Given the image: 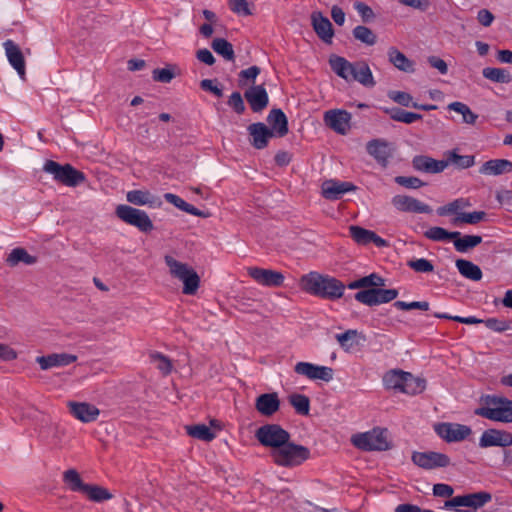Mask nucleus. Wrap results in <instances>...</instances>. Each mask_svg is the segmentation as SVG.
<instances>
[{
    "label": "nucleus",
    "instance_id": "f257e3e1",
    "mask_svg": "<svg viewBox=\"0 0 512 512\" xmlns=\"http://www.w3.org/2000/svg\"><path fill=\"white\" fill-rule=\"evenodd\" d=\"M300 287L306 293L326 300H337L344 295L346 286L338 279L318 272L300 278Z\"/></svg>",
    "mask_w": 512,
    "mask_h": 512
},
{
    "label": "nucleus",
    "instance_id": "f03ea898",
    "mask_svg": "<svg viewBox=\"0 0 512 512\" xmlns=\"http://www.w3.org/2000/svg\"><path fill=\"white\" fill-rule=\"evenodd\" d=\"M169 275L182 284V293L193 296L200 288V275L194 267L177 258H165Z\"/></svg>",
    "mask_w": 512,
    "mask_h": 512
},
{
    "label": "nucleus",
    "instance_id": "7ed1b4c3",
    "mask_svg": "<svg viewBox=\"0 0 512 512\" xmlns=\"http://www.w3.org/2000/svg\"><path fill=\"white\" fill-rule=\"evenodd\" d=\"M482 406L475 410V414L491 421L512 423V400L487 395L482 398Z\"/></svg>",
    "mask_w": 512,
    "mask_h": 512
},
{
    "label": "nucleus",
    "instance_id": "20e7f679",
    "mask_svg": "<svg viewBox=\"0 0 512 512\" xmlns=\"http://www.w3.org/2000/svg\"><path fill=\"white\" fill-rule=\"evenodd\" d=\"M274 462L283 467H293L302 464L310 457L308 448L302 445L290 443L283 444L278 449L271 451Z\"/></svg>",
    "mask_w": 512,
    "mask_h": 512
},
{
    "label": "nucleus",
    "instance_id": "39448f33",
    "mask_svg": "<svg viewBox=\"0 0 512 512\" xmlns=\"http://www.w3.org/2000/svg\"><path fill=\"white\" fill-rule=\"evenodd\" d=\"M351 443L363 451H386L390 448L387 430L379 427L352 435Z\"/></svg>",
    "mask_w": 512,
    "mask_h": 512
},
{
    "label": "nucleus",
    "instance_id": "423d86ee",
    "mask_svg": "<svg viewBox=\"0 0 512 512\" xmlns=\"http://www.w3.org/2000/svg\"><path fill=\"white\" fill-rule=\"evenodd\" d=\"M43 170L53 175L56 181L69 187H76L86 180L84 173L75 169L72 165H61L53 160H47Z\"/></svg>",
    "mask_w": 512,
    "mask_h": 512
},
{
    "label": "nucleus",
    "instance_id": "0eeeda50",
    "mask_svg": "<svg viewBox=\"0 0 512 512\" xmlns=\"http://www.w3.org/2000/svg\"><path fill=\"white\" fill-rule=\"evenodd\" d=\"M255 437L265 447L278 449L290 440V434L277 424H266L256 430Z\"/></svg>",
    "mask_w": 512,
    "mask_h": 512
},
{
    "label": "nucleus",
    "instance_id": "6e6552de",
    "mask_svg": "<svg viewBox=\"0 0 512 512\" xmlns=\"http://www.w3.org/2000/svg\"><path fill=\"white\" fill-rule=\"evenodd\" d=\"M115 213L123 222L137 227L141 232L147 233L154 228L148 214L143 210L133 208L129 205H119Z\"/></svg>",
    "mask_w": 512,
    "mask_h": 512
},
{
    "label": "nucleus",
    "instance_id": "1a4fd4ad",
    "mask_svg": "<svg viewBox=\"0 0 512 512\" xmlns=\"http://www.w3.org/2000/svg\"><path fill=\"white\" fill-rule=\"evenodd\" d=\"M491 499L492 496L490 493L481 491L477 493L456 496L450 500H447L444 504V508L448 510L454 509L455 512H465L461 509V507L478 509L491 501Z\"/></svg>",
    "mask_w": 512,
    "mask_h": 512
},
{
    "label": "nucleus",
    "instance_id": "9d476101",
    "mask_svg": "<svg viewBox=\"0 0 512 512\" xmlns=\"http://www.w3.org/2000/svg\"><path fill=\"white\" fill-rule=\"evenodd\" d=\"M294 371L310 380H322L324 382H330L334 376V371L331 367L320 366L310 362H298L294 366Z\"/></svg>",
    "mask_w": 512,
    "mask_h": 512
},
{
    "label": "nucleus",
    "instance_id": "9b49d317",
    "mask_svg": "<svg viewBox=\"0 0 512 512\" xmlns=\"http://www.w3.org/2000/svg\"><path fill=\"white\" fill-rule=\"evenodd\" d=\"M412 461L415 465L424 469H435L450 465V458L446 454L434 451L414 452Z\"/></svg>",
    "mask_w": 512,
    "mask_h": 512
},
{
    "label": "nucleus",
    "instance_id": "f8f14e48",
    "mask_svg": "<svg viewBox=\"0 0 512 512\" xmlns=\"http://www.w3.org/2000/svg\"><path fill=\"white\" fill-rule=\"evenodd\" d=\"M435 431L447 442L462 441L472 433L469 426L459 423H440L435 425Z\"/></svg>",
    "mask_w": 512,
    "mask_h": 512
},
{
    "label": "nucleus",
    "instance_id": "ddd939ff",
    "mask_svg": "<svg viewBox=\"0 0 512 512\" xmlns=\"http://www.w3.org/2000/svg\"><path fill=\"white\" fill-rule=\"evenodd\" d=\"M248 275L258 284L268 287H279L284 282V275L281 272L259 267H249Z\"/></svg>",
    "mask_w": 512,
    "mask_h": 512
},
{
    "label": "nucleus",
    "instance_id": "4468645a",
    "mask_svg": "<svg viewBox=\"0 0 512 512\" xmlns=\"http://www.w3.org/2000/svg\"><path fill=\"white\" fill-rule=\"evenodd\" d=\"M351 114L345 110H329L324 114L325 124L335 132L345 135L350 128Z\"/></svg>",
    "mask_w": 512,
    "mask_h": 512
},
{
    "label": "nucleus",
    "instance_id": "2eb2a0df",
    "mask_svg": "<svg viewBox=\"0 0 512 512\" xmlns=\"http://www.w3.org/2000/svg\"><path fill=\"white\" fill-rule=\"evenodd\" d=\"M354 190H356V186L353 183L334 179L326 180L321 185L322 196L332 201L338 200L345 193Z\"/></svg>",
    "mask_w": 512,
    "mask_h": 512
},
{
    "label": "nucleus",
    "instance_id": "dca6fc26",
    "mask_svg": "<svg viewBox=\"0 0 512 512\" xmlns=\"http://www.w3.org/2000/svg\"><path fill=\"white\" fill-rule=\"evenodd\" d=\"M482 448L498 446L508 447L512 445V433L504 430L488 429L485 430L479 440Z\"/></svg>",
    "mask_w": 512,
    "mask_h": 512
},
{
    "label": "nucleus",
    "instance_id": "f3484780",
    "mask_svg": "<svg viewBox=\"0 0 512 512\" xmlns=\"http://www.w3.org/2000/svg\"><path fill=\"white\" fill-rule=\"evenodd\" d=\"M392 205L401 212L431 213L432 209L427 204L407 195H396L391 200Z\"/></svg>",
    "mask_w": 512,
    "mask_h": 512
},
{
    "label": "nucleus",
    "instance_id": "a211bd4d",
    "mask_svg": "<svg viewBox=\"0 0 512 512\" xmlns=\"http://www.w3.org/2000/svg\"><path fill=\"white\" fill-rule=\"evenodd\" d=\"M244 98L253 112L263 111L269 103L268 93L263 85H252L245 93Z\"/></svg>",
    "mask_w": 512,
    "mask_h": 512
},
{
    "label": "nucleus",
    "instance_id": "6ab92c4d",
    "mask_svg": "<svg viewBox=\"0 0 512 512\" xmlns=\"http://www.w3.org/2000/svg\"><path fill=\"white\" fill-rule=\"evenodd\" d=\"M311 24L317 36L325 43L331 44L334 30L330 20L320 11L311 14Z\"/></svg>",
    "mask_w": 512,
    "mask_h": 512
},
{
    "label": "nucleus",
    "instance_id": "aec40b11",
    "mask_svg": "<svg viewBox=\"0 0 512 512\" xmlns=\"http://www.w3.org/2000/svg\"><path fill=\"white\" fill-rule=\"evenodd\" d=\"M3 47L9 64L16 70L21 79H25V59L19 46L12 40H6Z\"/></svg>",
    "mask_w": 512,
    "mask_h": 512
},
{
    "label": "nucleus",
    "instance_id": "412c9836",
    "mask_svg": "<svg viewBox=\"0 0 512 512\" xmlns=\"http://www.w3.org/2000/svg\"><path fill=\"white\" fill-rule=\"evenodd\" d=\"M369 155H371L380 165L386 167L389 158L392 157V148L389 142L384 139H373L366 145Z\"/></svg>",
    "mask_w": 512,
    "mask_h": 512
},
{
    "label": "nucleus",
    "instance_id": "4be33fe9",
    "mask_svg": "<svg viewBox=\"0 0 512 512\" xmlns=\"http://www.w3.org/2000/svg\"><path fill=\"white\" fill-rule=\"evenodd\" d=\"M68 407L70 413L84 423L95 421L100 414L95 405L86 402H69Z\"/></svg>",
    "mask_w": 512,
    "mask_h": 512
},
{
    "label": "nucleus",
    "instance_id": "5701e85b",
    "mask_svg": "<svg viewBox=\"0 0 512 512\" xmlns=\"http://www.w3.org/2000/svg\"><path fill=\"white\" fill-rule=\"evenodd\" d=\"M77 356L68 353H53L36 358L42 370H48L54 367H64L76 362Z\"/></svg>",
    "mask_w": 512,
    "mask_h": 512
},
{
    "label": "nucleus",
    "instance_id": "b1692460",
    "mask_svg": "<svg viewBox=\"0 0 512 512\" xmlns=\"http://www.w3.org/2000/svg\"><path fill=\"white\" fill-rule=\"evenodd\" d=\"M412 166L417 171L436 174L444 171L448 166V162H444V160H436L425 155H417L412 160Z\"/></svg>",
    "mask_w": 512,
    "mask_h": 512
},
{
    "label": "nucleus",
    "instance_id": "393cba45",
    "mask_svg": "<svg viewBox=\"0 0 512 512\" xmlns=\"http://www.w3.org/2000/svg\"><path fill=\"white\" fill-rule=\"evenodd\" d=\"M248 132L251 136V144L256 149L265 148L269 139L273 137V131L261 122L249 125Z\"/></svg>",
    "mask_w": 512,
    "mask_h": 512
},
{
    "label": "nucleus",
    "instance_id": "a878e982",
    "mask_svg": "<svg viewBox=\"0 0 512 512\" xmlns=\"http://www.w3.org/2000/svg\"><path fill=\"white\" fill-rule=\"evenodd\" d=\"M256 410L263 416H272L280 408V400L277 393H265L256 398Z\"/></svg>",
    "mask_w": 512,
    "mask_h": 512
},
{
    "label": "nucleus",
    "instance_id": "bb28decb",
    "mask_svg": "<svg viewBox=\"0 0 512 512\" xmlns=\"http://www.w3.org/2000/svg\"><path fill=\"white\" fill-rule=\"evenodd\" d=\"M512 172V162L506 159L486 161L479 169L482 175L498 176Z\"/></svg>",
    "mask_w": 512,
    "mask_h": 512
},
{
    "label": "nucleus",
    "instance_id": "cd10ccee",
    "mask_svg": "<svg viewBox=\"0 0 512 512\" xmlns=\"http://www.w3.org/2000/svg\"><path fill=\"white\" fill-rule=\"evenodd\" d=\"M273 136L284 137L288 133V120L281 109H272L267 117Z\"/></svg>",
    "mask_w": 512,
    "mask_h": 512
},
{
    "label": "nucleus",
    "instance_id": "c85d7f7f",
    "mask_svg": "<svg viewBox=\"0 0 512 512\" xmlns=\"http://www.w3.org/2000/svg\"><path fill=\"white\" fill-rule=\"evenodd\" d=\"M329 64L334 73L346 81H351L355 70V62H349L341 56L333 55L329 59Z\"/></svg>",
    "mask_w": 512,
    "mask_h": 512
},
{
    "label": "nucleus",
    "instance_id": "c756f323",
    "mask_svg": "<svg viewBox=\"0 0 512 512\" xmlns=\"http://www.w3.org/2000/svg\"><path fill=\"white\" fill-rule=\"evenodd\" d=\"M126 198L128 202L138 206L160 207L162 204L158 197L146 190H131L127 193Z\"/></svg>",
    "mask_w": 512,
    "mask_h": 512
},
{
    "label": "nucleus",
    "instance_id": "7c9ffc66",
    "mask_svg": "<svg viewBox=\"0 0 512 512\" xmlns=\"http://www.w3.org/2000/svg\"><path fill=\"white\" fill-rule=\"evenodd\" d=\"M389 62L398 70L413 73L415 71L414 62L408 59L396 47H390L387 52Z\"/></svg>",
    "mask_w": 512,
    "mask_h": 512
},
{
    "label": "nucleus",
    "instance_id": "2f4dec72",
    "mask_svg": "<svg viewBox=\"0 0 512 512\" xmlns=\"http://www.w3.org/2000/svg\"><path fill=\"white\" fill-rule=\"evenodd\" d=\"M351 81H356L365 87H374L376 84L372 71L366 61L355 62V70Z\"/></svg>",
    "mask_w": 512,
    "mask_h": 512
},
{
    "label": "nucleus",
    "instance_id": "473e14b6",
    "mask_svg": "<svg viewBox=\"0 0 512 512\" xmlns=\"http://www.w3.org/2000/svg\"><path fill=\"white\" fill-rule=\"evenodd\" d=\"M164 199L174 205L175 207H177L178 209L188 213V214H191V215H194V216H198V217H202V218H207L210 216V213L209 212H204V211H201L199 209H197L196 207H194L193 205L187 203L186 201H184L182 198H180L179 196L173 194V193H165L164 194Z\"/></svg>",
    "mask_w": 512,
    "mask_h": 512
},
{
    "label": "nucleus",
    "instance_id": "72a5a7b5",
    "mask_svg": "<svg viewBox=\"0 0 512 512\" xmlns=\"http://www.w3.org/2000/svg\"><path fill=\"white\" fill-rule=\"evenodd\" d=\"M62 480L66 487L72 492L82 493L87 485L83 482L80 473L74 468L65 470L62 474Z\"/></svg>",
    "mask_w": 512,
    "mask_h": 512
},
{
    "label": "nucleus",
    "instance_id": "f704fd0d",
    "mask_svg": "<svg viewBox=\"0 0 512 512\" xmlns=\"http://www.w3.org/2000/svg\"><path fill=\"white\" fill-rule=\"evenodd\" d=\"M385 286V280L376 273H371L368 276L361 277L355 281L350 282L347 287L349 289H361V288H378Z\"/></svg>",
    "mask_w": 512,
    "mask_h": 512
},
{
    "label": "nucleus",
    "instance_id": "c9c22d12",
    "mask_svg": "<svg viewBox=\"0 0 512 512\" xmlns=\"http://www.w3.org/2000/svg\"><path fill=\"white\" fill-rule=\"evenodd\" d=\"M456 267L458 268L460 274L469 280L479 281L482 278V271L479 266L468 260L458 258L456 261Z\"/></svg>",
    "mask_w": 512,
    "mask_h": 512
},
{
    "label": "nucleus",
    "instance_id": "e433bc0d",
    "mask_svg": "<svg viewBox=\"0 0 512 512\" xmlns=\"http://www.w3.org/2000/svg\"><path fill=\"white\" fill-rule=\"evenodd\" d=\"M211 48L219 56L223 57L226 61H234L235 53L233 45L224 38H214L211 42Z\"/></svg>",
    "mask_w": 512,
    "mask_h": 512
},
{
    "label": "nucleus",
    "instance_id": "4c0bfd02",
    "mask_svg": "<svg viewBox=\"0 0 512 512\" xmlns=\"http://www.w3.org/2000/svg\"><path fill=\"white\" fill-rule=\"evenodd\" d=\"M384 111L394 121L403 122L405 124H411V123L421 120L423 118V116L421 114L405 111V110L397 108V107L387 108Z\"/></svg>",
    "mask_w": 512,
    "mask_h": 512
},
{
    "label": "nucleus",
    "instance_id": "58836bf2",
    "mask_svg": "<svg viewBox=\"0 0 512 512\" xmlns=\"http://www.w3.org/2000/svg\"><path fill=\"white\" fill-rule=\"evenodd\" d=\"M407 372L401 370H391L383 377L385 388L399 390L402 392Z\"/></svg>",
    "mask_w": 512,
    "mask_h": 512
},
{
    "label": "nucleus",
    "instance_id": "ea45409f",
    "mask_svg": "<svg viewBox=\"0 0 512 512\" xmlns=\"http://www.w3.org/2000/svg\"><path fill=\"white\" fill-rule=\"evenodd\" d=\"M482 242V237L478 235H465L453 238L455 249L459 253H468L470 249L476 247Z\"/></svg>",
    "mask_w": 512,
    "mask_h": 512
},
{
    "label": "nucleus",
    "instance_id": "a19ab883",
    "mask_svg": "<svg viewBox=\"0 0 512 512\" xmlns=\"http://www.w3.org/2000/svg\"><path fill=\"white\" fill-rule=\"evenodd\" d=\"M426 388V380L420 377H415L407 372L402 389L403 393L409 395H416L422 393Z\"/></svg>",
    "mask_w": 512,
    "mask_h": 512
},
{
    "label": "nucleus",
    "instance_id": "79ce46f5",
    "mask_svg": "<svg viewBox=\"0 0 512 512\" xmlns=\"http://www.w3.org/2000/svg\"><path fill=\"white\" fill-rule=\"evenodd\" d=\"M444 162H448V165H455L459 169H467L474 165L475 157L473 155H459L456 150H452L446 153Z\"/></svg>",
    "mask_w": 512,
    "mask_h": 512
},
{
    "label": "nucleus",
    "instance_id": "37998d69",
    "mask_svg": "<svg viewBox=\"0 0 512 512\" xmlns=\"http://www.w3.org/2000/svg\"><path fill=\"white\" fill-rule=\"evenodd\" d=\"M82 494L94 502H103L112 498V494L106 488L94 484H87Z\"/></svg>",
    "mask_w": 512,
    "mask_h": 512
},
{
    "label": "nucleus",
    "instance_id": "c03bdc74",
    "mask_svg": "<svg viewBox=\"0 0 512 512\" xmlns=\"http://www.w3.org/2000/svg\"><path fill=\"white\" fill-rule=\"evenodd\" d=\"M447 108L449 110L455 111L462 115V121L466 124L474 125L478 119V115L475 114L468 105L462 102H452Z\"/></svg>",
    "mask_w": 512,
    "mask_h": 512
},
{
    "label": "nucleus",
    "instance_id": "a18cd8bd",
    "mask_svg": "<svg viewBox=\"0 0 512 512\" xmlns=\"http://www.w3.org/2000/svg\"><path fill=\"white\" fill-rule=\"evenodd\" d=\"M482 74L486 79L495 83H509L512 80L509 71L503 68L486 67Z\"/></svg>",
    "mask_w": 512,
    "mask_h": 512
},
{
    "label": "nucleus",
    "instance_id": "49530a36",
    "mask_svg": "<svg viewBox=\"0 0 512 512\" xmlns=\"http://www.w3.org/2000/svg\"><path fill=\"white\" fill-rule=\"evenodd\" d=\"M186 431L189 436L207 442L215 438V434L205 424L186 426Z\"/></svg>",
    "mask_w": 512,
    "mask_h": 512
},
{
    "label": "nucleus",
    "instance_id": "de8ad7c7",
    "mask_svg": "<svg viewBox=\"0 0 512 512\" xmlns=\"http://www.w3.org/2000/svg\"><path fill=\"white\" fill-rule=\"evenodd\" d=\"M352 34L356 40L367 46H373L377 42L376 34L370 28L363 25L356 26Z\"/></svg>",
    "mask_w": 512,
    "mask_h": 512
},
{
    "label": "nucleus",
    "instance_id": "09e8293b",
    "mask_svg": "<svg viewBox=\"0 0 512 512\" xmlns=\"http://www.w3.org/2000/svg\"><path fill=\"white\" fill-rule=\"evenodd\" d=\"M425 236L434 241H453V238L460 236V232H449L442 227H432L425 232Z\"/></svg>",
    "mask_w": 512,
    "mask_h": 512
},
{
    "label": "nucleus",
    "instance_id": "8fccbe9b",
    "mask_svg": "<svg viewBox=\"0 0 512 512\" xmlns=\"http://www.w3.org/2000/svg\"><path fill=\"white\" fill-rule=\"evenodd\" d=\"M289 402L300 415H308L310 410V400L302 394H293L289 397Z\"/></svg>",
    "mask_w": 512,
    "mask_h": 512
},
{
    "label": "nucleus",
    "instance_id": "3c124183",
    "mask_svg": "<svg viewBox=\"0 0 512 512\" xmlns=\"http://www.w3.org/2000/svg\"><path fill=\"white\" fill-rule=\"evenodd\" d=\"M351 237L358 243L362 245H367L371 243V237L373 236V231L364 229L359 226H350L349 228Z\"/></svg>",
    "mask_w": 512,
    "mask_h": 512
},
{
    "label": "nucleus",
    "instance_id": "603ef678",
    "mask_svg": "<svg viewBox=\"0 0 512 512\" xmlns=\"http://www.w3.org/2000/svg\"><path fill=\"white\" fill-rule=\"evenodd\" d=\"M150 357H151L152 362L157 364V369L163 375H168L171 373L173 365H172L171 360L167 356H165L159 352H154L151 354Z\"/></svg>",
    "mask_w": 512,
    "mask_h": 512
},
{
    "label": "nucleus",
    "instance_id": "864d4df0",
    "mask_svg": "<svg viewBox=\"0 0 512 512\" xmlns=\"http://www.w3.org/2000/svg\"><path fill=\"white\" fill-rule=\"evenodd\" d=\"M486 217V213L484 211H474L470 213H460L455 219L454 224L458 223H467V224H477L483 221Z\"/></svg>",
    "mask_w": 512,
    "mask_h": 512
},
{
    "label": "nucleus",
    "instance_id": "5fc2aeb1",
    "mask_svg": "<svg viewBox=\"0 0 512 512\" xmlns=\"http://www.w3.org/2000/svg\"><path fill=\"white\" fill-rule=\"evenodd\" d=\"M356 337V330H347L342 334L336 335L339 345L346 351L351 350L357 344Z\"/></svg>",
    "mask_w": 512,
    "mask_h": 512
},
{
    "label": "nucleus",
    "instance_id": "6e6d98bb",
    "mask_svg": "<svg viewBox=\"0 0 512 512\" xmlns=\"http://www.w3.org/2000/svg\"><path fill=\"white\" fill-rule=\"evenodd\" d=\"M354 298L356 301L367 306L376 305V288L364 289L355 293Z\"/></svg>",
    "mask_w": 512,
    "mask_h": 512
},
{
    "label": "nucleus",
    "instance_id": "4d7b16f0",
    "mask_svg": "<svg viewBox=\"0 0 512 512\" xmlns=\"http://www.w3.org/2000/svg\"><path fill=\"white\" fill-rule=\"evenodd\" d=\"M388 97L395 103L404 107H412V104H415L412 96L407 92L392 90L388 92Z\"/></svg>",
    "mask_w": 512,
    "mask_h": 512
},
{
    "label": "nucleus",
    "instance_id": "13d9d810",
    "mask_svg": "<svg viewBox=\"0 0 512 512\" xmlns=\"http://www.w3.org/2000/svg\"><path fill=\"white\" fill-rule=\"evenodd\" d=\"M398 296V290L396 289H382L381 287L376 288V305L388 303L396 299Z\"/></svg>",
    "mask_w": 512,
    "mask_h": 512
},
{
    "label": "nucleus",
    "instance_id": "bf43d9fd",
    "mask_svg": "<svg viewBox=\"0 0 512 512\" xmlns=\"http://www.w3.org/2000/svg\"><path fill=\"white\" fill-rule=\"evenodd\" d=\"M261 70L258 66H251L247 69L240 71L239 84L244 86L249 82H254L256 77L260 74Z\"/></svg>",
    "mask_w": 512,
    "mask_h": 512
},
{
    "label": "nucleus",
    "instance_id": "052dcab7",
    "mask_svg": "<svg viewBox=\"0 0 512 512\" xmlns=\"http://www.w3.org/2000/svg\"><path fill=\"white\" fill-rule=\"evenodd\" d=\"M394 180L400 186H403L408 189H418L425 185V183L421 179L413 176H396Z\"/></svg>",
    "mask_w": 512,
    "mask_h": 512
},
{
    "label": "nucleus",
    "instance_id": "680f3d73",
    "mask_svg": "<svg viewBox=\"0 0 512 512\" xmlns=\"http://www.w3.org/2000/svg\"><path fill=\"white\" fill-rule=\"evenodd\" d=\"M394 307L400 310H412L419 309L423 311L429 310V303L427 301H413V302H405V301H396L394 302Z\"/></svg>",
    "mask_w": 512,
    "mask_h": 512
},
{
    "label": "nucleus",
    "instance_id": "e2e57ef3",
    "mask_svg": "<svg viewBox=\"0 0 512 512\" xmlns=\"http://www.w3.org/2000/svg\"><path fill=\"white\" fill-rule=\"evenodd\" d=\"M229 8L238 15L249 16L252 14L247 0H229Z\"/></svg>",
    "mask_w": 512,
    "mask_h": 512
},
{
    "label": "nucleus",
    "instance_id": "0e129e2a",
    "mask_svg": "<svg viewBox=\"0 0 512 512\" xmlns=\"http://www.w3.org/2000/svg\"><path fill=\"white\" fill-rule=\"evenodd\" d=\"M227 103L237 114H243L245 112L246 107L242 95L239 92H233Z\"/></svg>",
    "mask_w": 512,
    "mask_h": 512
},
{
    "label": "nucleus",
    "instance_id": "69168bd1",
    "mask_svg": "<svg viewBox=\"0 0 512 512\" xmlns=\"http://www.w3.org/2000/svg\"><path fill=\"white\" fill-rule=\"evenodd\" d=\"M174 73L169 68H157L152 72L153 80L161 83H169L174 78Z\"/></svg>",
    "mask_w": 512,
    "mask_h": 512
},
{
    "label": "nucleus",
    "instance_id": "338daca9",
    "mask_svg": "<svg viewBox=\"0 0 512 512\" xmlns=\"http://www.w3.org/2000/svg\"><path fill=\"white\" fill-rule=\"evenodd\" d=\"M354 8L360 14L363 22H370L375 18L373 10L363 2L356 1L354 3Z\"/></svg>",
    "mask_w": 512,
    "mask_h": 512
},
{
    "label": "nucleus",
    "instance_id": "774afa93",
    "mask_svg": "<svg viewBox=\"0 0 512 512\" xmlns=\"http://www.w3.org/2000/svg\"><path fill=\"white\" fill-rule=\"evenodd\" d=\"M408 266L416 272H431L433 271V265L424 258L417 260H411L408 262Z\"/></svg>",
    "mask_w": 512,
    "mask_h": 512
}]
</instances>
